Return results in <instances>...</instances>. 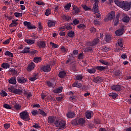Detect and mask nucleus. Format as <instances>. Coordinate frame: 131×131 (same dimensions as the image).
Here are the masks:
<instances>
[{
	"instance_id": "nucleus-1",
	"label": "nucleus",
	"mask_w": 131,
	"mask_h": 131,
	"mask_svg": "<svg viewBox=\"0 0 131 131\" xmlns=\"http://www.w3.org/2000/svg\"><path fill=\"white\" fill-rule=\"evenodd\" d=\"M114 2L115 5L122 9V10H124V11L127 12V11L130 10V6H129V4H128V2L119 1V0H115Z\"/></svg>"
},
{
	"instance_id": "nucleus-2",
	"label": "nucleus",
	"mask_w": 131,
	"mask_h": 131,
	"mask_svg": "<svg viewBox=\"0 0 131 131\" xmlns=\"http://www.w3.org/2000/svg\"><path fill=\"white\" fill-rule=\"evenodd\" d=\"M54 124L56 127H59V129L62 130L66 128V122L63 120H56L54 122Z\"/></svg>"
},
{
	"instance_id": "nucleus-3",
	"label": "nucleus",
	"mask_w": 131,
	"mask_h": 131,
	"mask_svg": "<svg viewBox=\"0 0 131 131\" xmlns=\"http://www.w3.org/2000/svg\"><path fill=\"white\" fill-rule=\"evenodd\" d=\"M19 117L23 120L25 121H29L30 118H29V113L27 112V111H24L19 114Z\"/></svg>"
},
{
	"instance_id": "nucleus-4",
	"label": "nucleus",
	"mask_w": 131,
	"mask_h": 131,
	"mask_svg": "<svg viewBox=\"0 0 131 131\" xmlns=\"http://www.w3.org/2000/svg\"><path fill=\"white\" fill-rule=\"evenodd\" d=\"M8 91L10 93H12L14 95H19L21 94V93H23V91L20 89H17L15 88L13 86H11V87L8 88Z\"/></svg>"
},
{
	"instance_id": "nucleus-5",
	"label": "nucleus",
	"mask_w": 131,
	"mask_h": 131,
	"mask_svg": "<svg viewBox=\"0 0 131 131\" xmlns=\"http://www.w3.org/2000/svg\"><path fill=\"white\" fill-rule=\"evenodd\" d=\"M122 16V14L120 13H118L116 15V17L114 18V25L115 26H117V25H119V18H121Z\"/></svg>"
},
{
	"instance_id": "nucleus-6",
	"label": "nucleus",
	"mask_w": 131,
	"mask_h": 131,
	"mask_svg": "<svg viewBox=\"0 0 131 131\" xmlns=\"http://www.w3.org/2000/svg\"><path fill=\"white\" fill-rule=\"evenodd\" d=\"M24 26H26L27 27V29H35L36 28V27L35 26L31 24V23L29 21H24Z\"/></svg>"
},
{
	"instance_id": "nucleus-7",
	"label": "nucleus",
	"mask_w": 131,
	"mask_h": 131,
	"mask_svg": "<svg viewBox=\"0 0 131 131\" xmlns=\"http://www.w3.org/2000/svg\"><path fill=\"white\" fill-rule=\"evenodd\" d=\"M114 18H115V11H112L108 14L106 20L108 21V20H110V21H111L112 20H113Z\"/></svg>"
},
{
	"instance_id": "nucleus-8",
	"label": "nucleus",
	"mask_w": 131,
	"mask_h": 131,
	"mask_svg": "<svg viewBox=\"0 0 131 131\" xmlns=\"http://www.w3.org/2000/svg\"><path fill=\"white\" fill-rule=\"evenodd\" d=\"M37 45L39 47V49H46L47 44L45 41L40 40L37 42Z\"/></svg>"
},
{
	"instance_id": "nucleus-9",
	"label": "nucleus",
	"mask_w": 131,
	"mask_h": 131,
	"mask_svg": "<svg viewBox=\"0 0 131 131\" xmlns=\"http://www.w3.org/2000/svg\"><path fill=\"white\" fill-rule=\"evenodd\" d=\"M52 69L49 64H47L46 66H44L41 68V70L43 71V72H50Z\"/></svg>"
},
{
	"instance_id": "nucleus-10",
	"label": "nucleus",
	"mask_w": 131,
	"mask_h": 131,
	"mask_svg": "<svg viewBox=\"0 0 131 131\" xmlns=\"http://www.w3.org/2000/svg\"><path fill=\"white\" fill-rule=\"evenodd\" d=\"M104 80V79H103L102 77H95L93 79V81L95 82V83H101V82H103V81Z\"/></svg>"
},
{
	"instance_id": "nucleus-11",
	"label": "nucleus",
	"mask_w": 131,
	"mask_h": 131,
	"mask_svg": "<svg viewBox=\"0 0 131 131\" xmlns=\"http://www.w3.org/2000/svg\"><path fill=\"white\" fill-rule=\"evenodd\" d=\"M34 67H35V64H34V62H32L28 64L27 68V70L29 72H30L31 71H32L33 69H34Z\"/></svg>"
},
{
	"instance_id": "nucleus-12",
	"label": "nucleus",
	"mask_w": 131,
	"mask_h": 131,
	"mask_svg": "<svg viewBox=\"0 0 131 131\" xmlns=\"http://www.w3.org/2000/svg\"><path fill=\"white\" fill-rule=\"evenodd\" d=\"M112 90L115 91L116 92H120L122 89L120 85H114L112 86Z\"/></svg>"
},
{
	"instance_id": "nucleus-13",
	"label": "nucleus",
	"mask_w": 131,
	"mask_h": 131,
	"mask_svg": "<svg viewBox=\"0 0 131 131\" xmlns=\"http://www.w3.org/2000/svg\"><path fill=\"white\" fill-rule=\"evenodd\" d=\"M17 82H18V83H25V82H26V78H25L24 77L22 76H20V77H17Z\"/></svg>"
},
{
	"instance_id": "nucleus-14",
	"label": "nucleus",
	"mask_w": 131,
	"mask_h": 131,
	"mask_svg": "<svg viewBox=\"0 0 131 131\" xmlns=\"http://www.w3.org/2000/svg\"><path fill=\"white\" fill-rule=\"evenodd\" d=\"M55 120H56V116H49L48 118V122L50 124L54 123L55 122Z\"/></svg>"
},
{
	"instance_id": "nucleus-15",
	"label": "nucleus",
	"mask_w": 131,
	"mask_h": 131,
	"mask_svg": "<svg viewBox=\"0 0 131 131\" xmlns=\"http://www.w3.org/2000/svg\"><path fill=\"white\" fill-rule=\"evenodd\" d=\"M73 10L74 11L73 15H78L79 13H80V9H79V8L76 6H73Z\"/></svg>"
},
{
	"instance_id": "nucleus-16",
	"label": "nucleus",
	"mask_w": 131,
	"mask_h": 131,
	"mask_svg": "<svg viewBox=\"0 0 131 131\" xmlns=\"http://www.w3.org/2000/svg\"><path fill=\"white\" fill-rule=\"evenodd\" d=\"M72 86L73 88H78V89H79L80 88H81V86H82V84L80 83H79L78 81H76L73 83Z\"/></svg>"
},
{
	"instance_id": "nucleus-17",
	"label": "nucleus",
	"mask_w": 131,
	"mask_h": 131,
	"mask_svg": "<svg viewBox=\"0 0 131 131\" xmlns=\"http://www.w3.org/2000/svg\"><path fill=\"white\" fill-rule=\"evenodd\" d=\"M8 82L11 83V84H16V83H17V80H16V77L15 76L11 77L8 80Z\"/></svg>"
},
{
	"instance_id": "nucleus-18",
	"label": "nucleus",
	"mask_w": 131,
	"mask_h": 131,
	"mask_svg": "<svg viewBox=\"0 0 131 131\" xmlns=\"http://www.w3.org/2000/svg\"><path fill=\"white\" fill-rule=\"evenodd\" d=\"M94 116V113L93 112H86L85 113V116L86 118H88V119H91L92 118V117Z\"/></svg>"
},
{
	"instance_id": "nucleus-19",
	"label": "nucleus",
	"mask_w": 131,
	"mask_h": 131,
	"mask_svg": "<svg viewBox=\"0 0 131 131\" xmlns=\"http://www.w3.org/2000/svg\"><path fill=\"white\" fill-rule=\"evenodd\" d=\"M123 29H119L115 32V34L117 36H120V35H122L123 34Z\"/></svg>"
},
{
	"instance_id": "nucleus-20",
	"label": "nucleus",
	"mask_w": 131,
	"mask_h": 131,
	"mask_svg": "<svg viewBox=\"0 0 131 131\" xmlns=\"http://www.w3.org/2000/svg\"><path fill=\"white\" fill-rule=\"evenodd\" d=\"M62 91H63V86H60L55 90H54L53 93H54V94H60V93H62Z\"/></svg>"
},
{
	"instance_id": "nucleus-21",
	"label": "nucleus",
	"mask_w": 131,
	"mask_h": 131,
	"mask_svg": "<svg viewBox=\"0 0 131 131\" xmlns=\"http://www.w3.org/2000/svg\"><path fill=\"white\" fill-rule=\"evenodd\" d=\"M56 25V23L53 20H49L48 21V27H54Z\"/></svg>"
},
{
	"instance_id": "nucleus-22",
	"label": "nucleus",
	"mask_w": 131,
	"mask_h": 131,
	"mask_svg": "<svg viewBox=\"0 0 131 131\" xmlns=\"http://www.w3.org/2000/svg\"><path fill=\"white\" fill-rule=\"evenodd\" d=\"M62 19L64 20V21H69L70 19H71V16H70L69 15H66L64 14H63L61 16Z\"/></svg>"
},
{
	"instance_id": "nucleus-23",
	"label": "nucleus",
	"mask_w": 131,
	"mask_h": 131,
	"mask_svg": "<svg viewBox=\"0 0 131 131\" xmlns=\"http://www.w3.org/2000/svg\"><path fill=\"white\" fill-rule=\"evenodd\" d=\"M70 69L71 70H72V71H73L74 72H76L78 71V70L76 68V64H75V63H73L71 65Z\"/></svg>"
},
{
	"instance_id": "nucleus-24",
	"label": "nucleus",
	"mask_w": 131,
	"mask_h": 131,
	"mask_svg": "<svg viewBox=\"0 0 131 131\" xmlns=\"http://www.w3.org/2000/svg\"><path fill=\"white\" fill-rule=\"evenodd\" d=\"M66 75L67 74L66 72L65 71H60L58 74V76L60 77V78H64V77L66 76Z\"/></svg>"
},
{
	"instance_id": "nucleus-25",
	"label": "nucleus",
	"mask_w": 131,
	"mask_h": 131,
	"mask_svg": "<svg viewBox=\"0 0 131 131\" xmlns=\"http://www.w3.org/2000/svg\"><path fill=\"white\" fill-rule=\"evenodd\" d=\"M67 117L68 118H74V117H75V113L73 112H69L67 114Z\"/></svg>"
},
{
	"instance_id": "nucleus-26",
	"label": "nucleus",
	"mask_w": 131,
	"mask_h": 131,
	"mask_svg": "<svg viewBox=\"0 0 131 131\" xmlns=\"http://www.w3.org/2000/svg\"><path fill=\"white\" fill-rule=\"evenodd\" d=\"M99 42H100V39H99V38H94L92 41L93 47H96V46H97V45Z\"/></svg>"
},
{
	"instance_id": "nucleus-27",
	"label": "nucleus",
	"mask_w": 131,
	"mask_h": 131,
	"mask_svg": "<svg viewBox=\"0 0 131 131\" xmlns=\"http://www.w3.org/2000/svg\"><path fill=\"white\" fill-rule=\"evenodd\" d=\"M93 10L94 13H97V12H98V10H99L98 4H94Z\"/></svg>"
},
{
	"instance_id": "nucleus-28",
	"label": "nucleus",
	"mask_w": 131,
	"mask_h": 131,
	"mask_svg": "<svg viewBox=\"0 0 131 131\" xmlns=\"http://www.w3.org/2000/svg\"><path fill=\"white\" fill-rule=\"evenodd\" d=\"M24 94L26 97H27V99H30L31 97H32V94L31 92H27V91H25Z\"/></svg>"
},
{
	"instance_id": "nucleus-29",
	"label": "nucleus",
	"mask_w": 131,
	"mask_h": 131,
	"mask_svg": "<svg viewBox=\"0 0 131 131\" xmlns=\"http://www.w3.org/2000/svg\"><path fill=\"white\" fill-rule=\"evenodd\" d=\"M129 20H130V18L127 16V15H125L122 18L123 22H124L125 23H128V22H129Z\"/></svg>"
},
{
	"instance_id": "nucleus-30",
	"label": "nucleus",
	"mask_w": 131,
	"mask_h": 131,
	"mask_svg": "<svg viewBox=\"0 0 131 131\" xmlns=\"http://www.w3.org/2000/svg\"><path fill=\"white\" fill-rule=\"evenodd\" d=\"M85 123V120L82 118H80L78 120V125H80L81 124H84Z\"/></svg>"
},
{
	"instance_id": "nucleus-31",
	"label": "nucleus",
	"mask_w": 131,
	"mask_h": 131,
	"mask_svg": "<svg viewBox=\"0 0 131 131\" xmlns=\"http://www.w3.org/2000/svg\"><path fill=\"white\" fill-rule=\"evenodd\" d=\"M118 45L121 48H122L123 47V39L122 38H120L118 40Z\"/></svg>"
},
{
	"instance_id": "nucleus-32",
	"label": "nucleus",
	"mask_w": 131,
	"mask_h": 131,
	"mask_svg": "<svg viewBox=\"0 0 131 131\" xmlns=\"http://www.w3.org/2000/svg\"><path fill=\"white\" fill-rule=\"evenodd\" d=\"M30 51V48L28 47H26L24 49L23 51H21L20 53L21 54H27V53H29V52Z\"/></svg>"
},
{
	"instance_id": "nucleus-33",
	"label": "nucleus",
	"mask_w": 131,
	"mask_h": 131,
	"mask_svg": "<svg viewBox=\"0 0 131 131\" xmlns=\"http://www.w3.org/2000/svg\"><path fill=\"white\" fill-rule=\"evenodd\" d=\"M41 57H35L33 59V61L35 63H39V62H41Z\"/></svg>"
},
{
	"instance_id": "nucleus-34",
	"label": "nucleus",
	"mask_w": 131,
	"mask_h": 131,
	"mask_svg": "<svg viewBox=\"0 0 131 131\" xmlns=\"http://www.w3.org/2000/svg\"><path fill=\"white\" fill-rule=\"evenodd\" d=\"M25 42L28 45H33V43L35 42V40L33 39H26Z\"/></svg>"
},
{
	"instance_id": "nucleus-35",
	"label": "nucleus",
	"mask_w": 131,
	"mask_h": 131,
	"mask_svg": "<svg viewBox=\"0 0 131 131\" xmlns=\"http://www.w3.org/2000/svg\"><path fill=\"white\" fill-rule=\"evenodd\" d=\"M95 69H97V70H99V71H104V70H105L106 67L103 66H97L95 67Z\"/></svg>"
},
{
	"instance_id": "nucleus-36",
	"label": "nucleus",
	"mask_w": 131,
	"mask_h": 131,
	"mask_svg": "<svg viewBox=\"0 0 131 131\" xmlns=\"http://www.w3.org/2000/svg\"><path fill=\"white\" fill-rule=\"evenodd\" d=\"M71 124H72V125H78V119H75L72 120Z\"/></svg>"
},
{
	"instance_id": "nucleus-37",
	"label": "nucleus",
	"mask_w": 131,
	"mask_h": 131,
	"mask_svg": "<svg viewBox=\"0 0 131 131\" xmlns=\"http://www.w3.org/2000/svg\"><path fill=\"white\" fill-rule=\"evenodd\" d=\"M109 97H111L113 98V99H116V97H117V96H118V94H116V93H110L108 94Z\"/></svg>"
},
{
	"instance_id": "nucleus-38",
	"label": "nucleus",
	"mask_w": 131,
	"mask_h": 131,
	"mask_svg": "<svg viewBox=\"0 0 131 131\" xmlns=\"http://www.w3.org/2000/svg\"><path fill=\"white\" fill-rule=\"evenodd\" d=\"M5 56H8V57H11V58H13L14 55L12 52H10V51H6L5 53Z\"/></svg>"
},
{
	"instance_id": "nucleus-39",
	"label": "nucleus",
	"mask_w": 131,
	"mask_h": 131,
	"mask_svg": "<svg viewBox=\"0 0 131 131\" xmlns=\"http://www.w3.org/2000/svg\"><path fill=\"white\" fill-rule=\"evenodd\" d=\"M74 31H71L69 32L68 34L67 35V36H69V37H74Z\"/></svg>"
},
{
	"instance_id": "nucleus-40",
	"label": "nucleus",
	"mask_w": 131,
	"mask_h": 131,
	"mask_svg": "<svg viewBox=\"0 0 131 131\" xmlns=\"http://www.w3.org/2000/svg\"><path fill=\"white\" fill-rule=\"evenodd\" d=\"M1 67L5 69H8V68H10V64L8 63H3L2 64Z\"/></svg>"
},
{
	"instance_id": "nucleus-41",
	"label": "nucleus",
	"mask_w": 131,
	"mask_h": 131,
	"mask_svg": "<svg viewBox=\"0 0 131 131\" xmlns=\"http://www.w3.org/2000/svg\"><path fill=\"white\" fill-rule=\"evenodd\" d=\"M10 72H11V74L12 75H16L17 73H18V72L17 71V70H15L14 69H11L10 70Z\"/></svg>"
},
{
	"instance_id": "nucleus-42",
	"label": "nucleus",
	"mask_w": 131,
	"mask_h": 131,
	"mask_svg": "<svg viewBox=\"0 0 131 131\" xmlns=\"http://www.w3.org/2000/svg\"><path fill=\"white\" fill-rule=\"evenodd\" d=\"M83 78V77L82 76V75H77L76 76V80H79L80 81H81Z\"/></svg>"
},
{
	"instance_id": "nucleus-43",
	"label": "nucleus",
	"mask_w": 131,
	"mask_h": 131,
	"mask_svg": "<svg viewBox=\"0 0 131 131\" xmlns=\"http://www.w3.org/2000/svg\"><path fill=\"white\" fill-rule=\"evenodd\" d=\"M82 8H83L84 11H91L92 10V8L86 6V5H82Z\"/></svg>"
},
{
	"instance_id": "nucleus-44",
	"label": "nucleus",
	"mask_w": 131,
	"mask_h": 131,
	"mask_svg": "<svg viewBox=\"0 0 131 131\" xmlns=\"http://www.w3.org/2000/svg\"><path fill=\"white\" fill-rule=\"evenodd\" d=\"M99 62H100L101 64H103V65H106V66H108V65H109V62H108L106 61H105V60L103 59L99 60Z\"/></svg>"
},
{
	"instance_id": "nucleus-45",
	"label": "nucleus",
	"mask_w": 131,
	"mask_h": 131,
	"mask_svg": "<svg viewBox=\"0 0 131 131\" xmlns=\"http://www.w3.org/2000/svg\"><path fill=\"white\" fill-rule=\"evenodd\" d=\"M37 53H38V51L35 50H30V52H29L30 55H35V54H37Z\"/></svg>"
},
{
	"instance_id": "nucleus-46",
	"label": "nucleus",
	"mask_w": 131,
	"mask_h": 131,
	"mask_svg": "<svg viewBox=\"0 0 131 131\" xmlns=\"http://www.w3.org/2000/svg\"><path fill=\"white\" fill-rule=\"evenodd\" d=\"M110 40H111V36L110 35H106L105 36V41L106 42H110Z\"/></svg>"
},
{
	"instance_id": "nucleus-47",
	"label": "nucleus",
	"mask_w": 131,
	"mask_h": 131,
	"mask_svg": "<svg viewBox=\"0 0 131 131\" xmlns=\"http://www.w3.org/2000/svg\"><path fill=\"white\" fill-rule=\"evenodd\" d=\"M60 51L61 52H62L63 53H67V52H68V49H66V48H65V47L64 46H62L60 48Z\"/></svg>"
},
{
	"instance_id": "nucleus-48",
	"label": "nucleus",
	"mask_w": 131,
	"mask_h": 131,
	"mask_svg": "<svg viewBox=\"0 0 131 131\" xmlns=\"http://www.w3.org/2000/svg\"><path fill=\"white\" fill-rule=\"evenodd\" d=\"M36 4L38 6H46V3L40 1L36 2Z\"/></svg>"
},
{
	"instance_id": "nucleus-49",
	"label": "nucleus",
	"mask_w": 131,
	"mask_h": 131,
	"mask_svg": "<svg viewBox=\"0 0 131 131\" xmlns=\"http://www.w3.org/2000/svg\"><path fill=\"white\" fill-rule=\"evenodd\" d=\"M88 72H89V73H95L96 72V68H93L91 69H88L87 70Z\"/></svg>"
},
{
	"instance_id": "nucleus-50",
	"label": "nucleus",
	"mask_w": 131,
	"mask_h": 131,
	"mask_svg": "<svg viewBox=\"0 0 131 131\" xmlns=\"http://www.w3.org/2000/svg\"><path fill=\"white\" fill-rule=\"evenodd\" d=\"M38 110L39 111V114H41L42 116H47V113L43 110L39 109Z\"/></svg>"
},
{
	"instance_id": "nucleus-51",
	"label": "nucleus",
	"mask_w": 131,
	"mask_h": 131,
	"mask_svg": "<svg viewBox=\"0 0 131 131\" xmlns=\"http://www.w3.org/2000/svg\"><path fill=\"white\" fill-rule=\"evenodd\" d=\"M50 45H51L52 46V47L54 48V49H57V48L59 47L58 45L55 44L53 42H50Z\"/></svg>"
},
{
	"instance_id": "nucleus-52",
	"label": "nucleus",
	"mask_w": 131,
	"mask_h": 131,
	"mask_svg": "<svg viewBox=\"0 0 131 131\" xmlns=\"http://www.w3.org/2000/svg\"><path fill=\"white\" fill-rule=\"evenodd\" d=\"M33 127H34V128H40V126H39V123H34V125H33Z\"/></svg>"
},
{
	"instance_id": "nucleus-53",
	"label": "nucleus",
	"mask_w": 131,
	"mask_h": 131,
	"mask_svg": "<svg viewBox=\"0 0 131 131\" xmlns=\"http://www.w3.org/2000/svg\"><path fill=\"white\" fill-rule=\"evenodd\" d=\"M3 107L4 108H6V109L12 110V106H11L9 104H8L7 103H5L3 105Z\"/></svg>"
},
{
	"instance_id": "nucleus-54",
	"label": "nucleus",
	"mask_w": 131,
	"mask_h": 131,
	"mask_svg": "<svg viewBox=\"0 0 131 131\" xmlns=\"http://www.w3.org/2000/svg\"><path fill=\"white\" fill-rule=\"evenodd\" d=\"M14 108H15L16 110H20V109H21V106L20 104L15 103V104L14 105Z\"/></svg>"
},
{
	"instance_id": "nucleus-55",
	"label": "nucleus",
	"mask_w": 131,
	"mask_h": 131,
	"mask_svg": "<svg viewBox=\"0 0 131 131\" xmlns=\"http://www.w3.org/2000/svg\"><path fill=\"white\" fill-rule=\"evenodd\" d=\"M85 28V25L84 24H80L77 26V28L79 29H84Z\"/></svg>"
},
{
	"instance_id": "nucleus-56",
	"label": "nucleus",
	"mask_w": 131,
	"mask_h": 131,
	"mask_svg": "<svg viewBox=\"0 0 131 131\" xmlns=\"http://www.w3.org/2000/svg\"><path fill=\"white\" fill-rule=\"evenodd\" d=\"M11 39H12V38L9 37L8 39H7L5 41H4L3 42V45H9V43H10V40H11Z\"/></svg>"
},
{
	"instance_id": "nucleus-57",
	"label": "nucleus",
	"mask_w": 131,
	"mask_h": 131,
	"mask_svg": "<svg viewBox=\"0 0 131 131\" xmlns=\"http://www.w3.org/2000/svg\"><path fill=\"white\" fill-rule=\"evenodd\" d=\"M22 13H20L19 12L14 13V16H16L17 18H19V17H22Z\"/></svg>"
},
{
	"instance_id": "nucleus-58",
	"label": "nucleus",
	"mask_w": 131,
	"mask_h": 131,
	"mask_svg": "<svg viewBox=\"0 0 131 131\" xmlns=\"http://www.w3.org/2000/svg\"><path fill=\"white\" fill-rule=\"evenodd\" d=\"M70 99L73 101H76V100H77V96L72 95L70 96Z\"/></svg>"
},
{
	"instance_id": "nucleus-59",
	"label": "nucleus",
	"mask_w": 131,
	"mask_h": 131,
	"mask_svg": "<svg viewBox=\"0 0 131 131\" xmlns=\"http://www.w3.org/2000/svg\"><path fill=\"white\" fill-rule=\"evenodd\" d=\"M71 8V3L67 4V5L64 6L65 10H69Z\"/></svg>"
},
{
	"instance_id": "nucleus-60",
	"label": "nucleus",
	"mask_w": 131,
	"mask_h": 131,
	"mask_svg": "<svg viewBox=\"0 0 131 131\" xmlns=\"http://www.w3.org/2000/svg\"><path fill=\"white\" fill-rule=\"evenodd\" d=\"M31 114L33 116H35L37 115V114H38V111H37V110H34L31 112Z\"/></svg>"
},
{
	"instance_id": "nucleus-61",
	"label": "nucleus",
	"mask_w": 131,
	"mask_h": 131,
	"mask_svg": "<svg viewBox=\"0 0 131 131\" xmlns=\"http://www.w3.org/2000/svg\"><path fill=\"white\" fill-rule=\"evenodd\" d=\"M114 75H115V76H119V75L120 74V70H117V71H115L114 72Z\"/></svg>"
},
{
	"instance_id": "nucleus-62",
	"label": "nucleus",
	"mask_w": 131,
	"mask_h": 131,
	"mask_svg": "<svg viewBox=\"0 0 131 131\" xmlns=\"http://www.w3.org/2000/svg\"><path fill=\"white\" fill-rule=\"evenodd\" d=\"M17 21H18V19H14L12 20V23H11V25H12L13 24H14V26L15 27H16V26H17V25H18V23H16Z\"/></svg>"
},
{
	"instance_id": "nucleus-63",
	"label": "nucleus",
	"mask_w": 131,
	"mask_h": 131,
	"mask_svg": "<svg viewBox=\"0 0 131 131\" xmlns=\"http://www.w3.org/2000/svg\"><path fill=\"white\" fill-rule=\"evenodd\" d=\"M46 83L49 87H52L53 85V84L50 81H47Z\"/></svg>"
},
{
	"instance_id": "nucleus-64",
	"label": "nucleus",
	"mask_w": 131,
	"mask_h": 131,
	"mask_svg": "<svg viewBox=\"0 0 131 131\" xmlns=\"http://www.w3.org/2000/svg\"><path fill=\"white\" fill-rule=\"evenodd\" d=\"M90 31L91 33H96V29L94 27H92L90 28Z\"/></svg>"
}]
</instances>
